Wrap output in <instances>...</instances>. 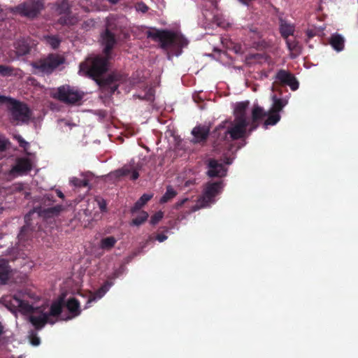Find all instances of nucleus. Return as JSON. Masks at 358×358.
I'll return each mask as SVG.
<instances>
[{
  "mask_svg": "<svg viewBox=\"0 0 358 358\" xmlns=\"http://www.w3.org/2000/svg\"><path fill=\"white\" fill-rule=\"evenodd\" d=\"M272 106L268 112H266L263 108L255 106L252 110V117L247 116V108L248 102L237 103L234 107V120L233 122L226 121L222 122L217 127V130L227 128L224 131L225 136L230 135L232 139H238L244 136L247 130L250 131L255 129L257 127L256 122L264 117H267L264 123V127L266 129L268 125H275L280 120V112L287 105V101L277 98L273 94L271 96Z\"/></svg>",
  "mask_w": 358,
  "mask_h": 358,
  "instance_id": "nucleus-1",
  "label": "nucleus"
},
{
  "mask_svg": "<svg viewBox=\"0 0 358 358\" xmlns=\"http://www.w3.org/2000/svg\"><path fill=\"white\" fill-rule=\"evenodd\" d=\"M2 301L11 312L28 315L30 322L38 329L43 327L47 322L54 324L55 320L52 317L60 314L62 306V300L59 299L49 307L33 293L23 292L6 296Z\"/></svg>",
  "mask_w": 358,
  "mask_h": 358,
  "instance_id": "nucleus-2",
  "label": "nucleus"
},
{
  "mask_svg": "<svg viewBox=\"0 0 358 358\" xmlns=\"http://www.w3.org/2000/svg\"><path fill=\"white\" fill-rule=\"evenodd\" d=\"M101 42L104 45V52L106 55L90 57L80 64L79 73L93 78L103 89L114 93L125 78L118 73H113L106 79L100 78V76L108 70V55L115 43L114 35L106 29L101 35Z\"/></svg>",
  "mask_w": 358,
  "mask_h": 358,
  "instance_id": "nucleus-3",
  "label": "nucleus"
},
{
  "mask_svg": "<svg viewBox=\"0 0 358 358\" xmlns=\"http://www.w3.org/2000/svg\"><path fill=\"white\" fill-rule=\"evenodd\" d=\"M147 36L161 42L162 48L168 50V58L181 54V48L188 45V41L180 33L153 29L146 31Z\"/></svg>",
  "mask_w": 358,
  "mask_h": 358,
  "instance_id": "nucleus-4",
  "label": "nucleus"
},
{
  "mask_svg": "<svg viewBox=\"0 0 358 358\" xmlns=\"http://www.w3.org/2000/svg\"><path fill=\"white\" fill-rule=\"evenodd\" d=\"M9 104L11 119L17 124L27 122L31 117V112L27 105L4 96H0V103Z\"/></svg>",
  "mask_w": 358,
  "mask_h": 358,
  "instance_id": "nucleus-5",
  "label": "nucleus"
},
{
  "mask_svg": "<svg viewBox=\"0 0 358 358\" xmlns=\"http://www.w3.org/2000/svg\"><path fill=\"white\" fill-rule=\"evenodd\" d=\"M222 182H209L206 184L202 196L199 199L192 211H196L201 208L210 206L215 202V197L221 193L223 189Z\"/></svg>",
  "mask_w": 358,
  "mask_h": 358,
  "instance_id": "nucleus-6",
  "label": "nucleus"
},
{
  "mask_svg": "<svg viewBox=\"0 0 358 358\" xmlns=\"http://www.w3.org/2000/svg\"><path fill=\"white\" fill-rule=\"evenodd\" d=\"M84 93L69 85L58 87L52 92V96L66 103L74 104L80 101Z\"/></svg>",
  "mask_w": 358,
  "mask_h": 358,
  "instance_id": "nucleus-7",
  "label": "nucleus"
},
{
  "mask_svg": "<svg viewBox=\"0 0 358 358\" xmlns=\"http://www.w3.org/2000/svg\"><path fill=\"white\" fill-rule=\"evenodd\" d=\"M64 62V59L63 57L59 55L50 54L47 57L41 59L38 62L32 63L31 66L36 69V71L44 73H50ZM34 73H36L37 71H35Z\"/></svg>",
  "mask_w": 358,
  "mask_h": 358,
  "instance_id": "nucleus-8",
  "label": "nucleus"
},
{
  "mask_svg": "<svg viewBox=\"0 0 358 358\" xmlns=\"http://www.w3.org/2000/svg\"><path fill=\"white\" fill-rule=\"evenodd\" d=\"M43 8V4L42 2L36 1L20 4L10 8V10L22 16L34 17Z\"/></svg>",
  "mask_w": 358,
  "mask_h": 358,
  "instance_id": "nucleus-9",
  "label": "nucleus"
},
{
  "mask_svg": "<svg viewBox=\"0 0 358 358\" xmlns=\"http://www.w3.org/2000/svg\"><path fill=\"white\" fill-rule=\"evenodd\" d=\"M275 82L282 85H288L292 90H296L299 88V83L294 76L289 71L280 70L276 73Z\"/></svg>",
  "mask_w": 358,
  "mask_h": 358,
  "instance_id": "nucleus-10",
  "label": "nucleus"
},
{
  "mask_svg": "<svg viewBox=\"0 0 358 358\" xmlns=\"http://www.w3.org/2000/svg\"><path fill=\"white\" fill-rule=\"evenodd\" d=\"M33 161L28 157L19 158L15 165L10 170V173L14 176H22L30 171L33 166Z\"/></svg>",
  "mask_w": 358,
  "mask_h": 358,
  "instance_id": "nucleus-11",
  "label": "nucleus"
},
{
  "mask_svg": "<svg viewBox=\"0 0 358 358\" xmlns=\"http://www.w3.org/2000/svg\"><path fill=\"white\" fill-rule=\"evenodd\" d=\"M129 174H131L130 178L132 180H136L139 176L138 169L131 163L127 164L122 168L117 169L110 173L113 177L116 178L127 176Z\"/></svg>",
  "mask_w": 358,
  "mask_h": 358,
  "instance_id": "nucleus-12",
  "label": "nucleus"
},
{
  "mask_svg": "<svg viewBox=\"0 0 358 358\" xmlns=\"http://www.w3.org/2000/svg\"><path fill=\"white\" fill-rule=\"evenodd\" d=\"M208 175L209 177H223L226 175L227 169L222 164L216 160H210L208 164Z\"/></svg>",
  "mask_w": 358,
  "mask_h": 358,
  "instance_id": "nucleus-13",
  "label": "nucleus"
},
{
  "mask_svg": "<svg viewBox=\"0 0 358 358\" xmlns=\"http://www.w3.org/2000/svg\"><path fill=\"white\" fill-rule=\"evenodd\" d=\"M192 134L194 136L193 142L199 143L207 138L209 134V129L205 126L196 127L192 131Z\"/></svg>",
  "mask_w": 358,
  "mask_h": 358,
  "instance_id": "nucleus-14",
  "label": "nucleus"
},
{
  "mask_svg": "<svg viewBox=\"0 0 358 358\" xmlns=\"http://www.w3.org/2000/svg\"><path fill=\"white\" fill-rule=\"evenodd\" d=\"M110 284H105L103 286H102L99 290H97L95 293H90L87 300L86 302V306L85 308H87L89 307V304L92 302L96 301L101 298H102L104 294L108 291L109 288L110 287Z\"/></svg>",
  "mask_w": 358,
  "mask_h": 358,
  "instance_id": "nucleus-15",
  "label": "nucleus"
},
{
  "mask_svg": "<svg viewBox=\"0 0 358 358\" xmlns=\"http://www.w3.org/2000/svg\"><path fill=\"white\" fill-rule=\"evenodd\" d=\"M83 178L80 179L76 177H73L70 179V183L75 187H87L89 185V182L93 178L91 173H86L82 174Z\"/></svg>",
  "mask_w": 358,
  "mask_h": 358,
  "instance_id": "nucleus-16",
  "label": "nucleus"
},
{
  "mask_svg": "<svg viewBox=\"0 0 358 358\" xmlns=\"http://www.w3.org/2000/svg\"><path fill=\"white\" fill-rule=\"evenodd\" d=\"M80 302L75 298L69 299L67 301L66 307H67V309L69 310V311L72 314L71 317H76V316H78V315H80Z\"/></svg>",
  "mask_w": 358,
  "mask_h": 358,
  "instance_id": "nucleus-17",
  "label": "nucleus"
},
{
  "mask_svg": "<svg viewBox=\"0 0 358 358\" xmlns=\"http://www.w3.org/2000/svg\"><path fill=\"white\" fill-rule=\"evenodd\" d=\"M344 38L340 34H333L331 37L330 43L333 48L340 52L344 48Z\"/></svg>",
  "mask_w": 358,
  "mask_h": 358,
  "instance_id": "nucleus-18",
  "label": "nucleus"
},
{
  "mask_svg": "<svg viewBox=\"0 0 358 358\" xmlns=\"http://www.w3.org/2000/svg\"><path fill=\"white\" fill-rule=\"evenodd\" d=\"M280 30L282 36L284 38H287L289 36L293 34L294 31V25L287 23L286 21L280 20Z\"/></svg>",
  "mask_w": 358,
  "mask_h": 358,
  "instance_id": "nucleus-19",
  "label": "nucleus"
},
{
  "mask_svg": "<svg viewBox=\"0 0 358 358\" xmlns=\"http://www.w3.org/2000/svg\"><path fill=\"white\" fill-rule=\"evenodd\" d=\"M286 43L292 58L296 57L301 52V47L296 41L287 39Z\"/></svg>",
  "mask_w": 358,
  "mask_h": 358,
  "instance_id": "nucleus-20",
  "label": "nucleus"
},
{
  "mask_svg": "<svg viewBox=\"0 0 358 358\" xmlns=\"http://www.w3.org/2000/svg\"><path fill=\"white\" fill-rule=\"evenodd\" d=\"M116 243L117 239L115 237L108 236L101 240L99 248L104 250H110L115 246Z\"/></svg>",
  "mask_w": 358,
  "mask_h": 358,
  "instance_id": "nucleus-21",
  "label": "nucleus"
},
{
  "mask_svg": "<svg viewBox=\"0 0 358 358\" xmlns=\"http://www.w3.org/2000/svg\"><path fill=\"white\" fill-rule=\"evenodd\" d=\"M9 266L8 262L4 259H0V282L5 283L8 278Z\"/></svg>",
  "mask_w": 358,
  "mask_h": 358,
  "instance_id": "nucleus-22",
  "label": "nucleus"
},
{
  "mask_svg": "<svg viewBox=\"0 0 358 358\" xmlns=\"http://www.w3.org/2000/svg\"><path fill=\"white\" fill-rule=\"evenodd\" d=\"M177 194V192L171 186H168L165 194L162 196L159 201L161 203H166L173 199Z\"/></svg>",
  "mask_w": 358,
  "mask_h": 358,
  "instance_id": "nucleus-23",
  "label": "nucleus"
},
{
  "mask_svg": "<svg viewBox=\"0 0 358 358\" xmlns=\"http://www.w3.org/2000/svg\"><path fill=\"white\" fill-rule=\"evenodd\" d=\"M16 53L19 56L24 55L29 52V48L23 41H18L15 44Z\"/></svg>",
  "mask_w": 358,
  "mask_h": 358,
  "instance_id": "nucleus-24",
  "label": "nucleus"
},
{
  "mask_svg": "<svg viewBox=\"0 0 358 358\" xmlns=\"http://www.w3.org/2000/svg\"><path fill=\"white\" fill-rule=\"evenodd\" d=\"M152 197V194H144L135 203L134 208H132L133 211L137 210L140 209L143 205H145L151 198Z\"/></svg>",
  "mask_w": 358,
  "mask_h": 358,
  "instance_id": "nucleus-25",
  "label": "nucleus"
},
{
  "mask_svg": "<svg viewBox=\"0 0 358 358\" xmlns=\"http://www.w3.org/2000/svg\"><path fill=\"white\" fill-rule=\"evenodd\" d=\"M13 75H17V73H14V69L9 66L1 65L0 64V76H11Z\"/></svg>",
  "mask_w": 358,
  "mask_h": 358,
  "instance_id": "nucleus-26",
  "label": "nucleus"
},
{
  "mask_svg": "<svg viewBox=\"0 0 358 358\" xmlns=\"http://www.w3.org/2000/svg\"><path fill=\"white\" fill-rule=\"evenodd\" d=\"M43 40L45 42V43L50 45L52 48H56L59 45V40L53 36H45L43 38Z\"/></svg>",
  "mask_w": 358,
  "mask_h": 358,
  "instance_id": "nucleus-27",
  "label": "nucleus"
},
{
  "mask_svg": "<svg viewBox=\"0 0 358 358\" xmlns=\"http://www.w3.org/2000/svg\"><path fill=\"white\" fill-rule=\"evenodd\" d=\"M148 217V214L145 211H141L137 217L132 220L131 224L135 226L142 224Z\"/></svg>",
  "mask_w": 358,
  "mask_h": 358,
  "instance_id": "nucleus-28",
  "label": "nucleus"
},
{
  "mask_svg": "<svg viewBox=\"0 0 358 358\" xmlns=\"http://www.w3.org/2000/svg\"><path fill=\"white\" fill-rule=\"evenodd\" d=\"M56 10L59 14H67L69 10V3L66 1H62L57 5Z\"/></svg>",
  "mask_w": 358,
  "mask_h": 358,
  "instance_id": "nucleus-29",
  "label": "nucleus"
},
{
  "mask_svg": "<svg viewBox=\"0 0 358 358\" xmlns=\"http://www.w3.org/2000/svg\"><path fill=\"white\" fill-rule=\"evenodd\" d=\"M63 208L60 205H57L52 208H49L44 210V213L48 216H54L58 215L62 210Z\"/></svg>",
  "mask_w": 358,
  "mask_h": 358,
  "instance_id": "nucleus-30",
  "label": "nucleus"
},
{
  "mask_svg": "<svg viewBox=\"0 0 358 358\" xmlns=\"http://www.w3.org/2000/svg\"><path fill=\"white\" fill-rule=\"evenodd\" d=\"M155 92L152 88H149L143 95H138V97L141 99L148 101H153Z\"/></svg>",
  "mask_w": 358,
  "mask_h": 358,
  "instance_id": "nucleus-31",
  "label": "nucleus"
},
{
  "mask_svg": "<svg viewBox=\"0 0 358 358\" xmlns=\"http://www.w3.org/2000/svg\"><path fill=\"white\" fill-rule=\"evenodd\" d=\"M10 8H7V7L3 8L0 6V20H5L7 17L8 13H14L13 11L10 10Z\"/></svg>",
  "mask_w": 358,
  "mask_h": 358,
  "instance_id": "nucleus-32",
  "label": "nucleus"
},
{
  "mask_svg": "<svg viewBox=\"0 0 358 358\" xmlns=\"http://www.w3.org/2000/svg\"><path fill=\"white\" fill-rule=\"evenodd\" d=\"M163 217V213L161 211H159L156 213L150 220V222L152 224H156L158 223Z\"/></svg>",
  "mask_w": 358,
  "mask_h": 358,
  "instance_id": "nucleus-33",
  "label": "nucleus"
},
{
  "mask_svg": "<svg viewBox=\"0 0 358 358\" xmlns=\"http://www.w3.org/2000/svg\"><path fill=\"white\" fill-rule=\"evenodd\" d=\"M14 138L17 141L21 147H22L25 150L27 149V147L29 145V143L26 141H24L20 135H15Z\"/></svg>",
  "mask_w": 358,
  "mask_h": 358,
  "instance_id": "nucleus-34",
  "label": "nucleus"
},
{
  "mask_svg": "<svg viewBox=\"0 0 358 358\" xmlns=\"http://www.w3.org/2000/svg\"><path fill=\"white\" fill-rule=\"evenodd\" d=\"M136 10L138 12H141V13H144L148 11V7L144 3L141 2V3H138L136 5Z\"/></svg>",
  "mask_w": 358,
  "mask_h": 358,
  "instance_id": "nucleus-35",
  "label": "nucleus"
},
{
  "mask_svg": "<svg viewBox=\"0 0 358 358\" xmlns=\"http://www.w3.org/2000/svg\"><path fill=\"white\" fill-rule=\"evenodd\" d=\"M30 337L31 338V343L32 345L37 346L40 344V338L34 336L33 331L31 332Z\"/></svg>",
  "mask_w": 358,
  "mask_h": 358,
  "instance_id": "nucleus-36",
  "label": "nucleus"
},
{
  "mask_svg": "<svg viewBox=\"0 0 358 358\" xmlns=\"http://www.w3.org/2000/svg\"><path fill=\"white\" fill-rule=\"evenodd\" d=\"M215 21L218 26L222 27L223 28H226L229 26L228 22H226L224 20H221L218 17H215Z\"/></svg>",
  "mask_w": 358,
  "mask_h": 358,
  "instance_id": "nucleus-37",
  "label": "nucleus"
},
{
  "mask_svg": "<svg viewBox=\"0 0 358 358\" xmlns=\"http://www.w3.org/2000/svg\"><path fill=\"white\" fill-rule=\"evenodd\" d=\"M98 204H99V206L100 209L102 211L106 210V201L103 199L99 200L98 201Z\"/></svg>",
  "mask_w": 358,
  "mask_h": 358,
  "instance_id": "nucleus-38",
  "label": "nucleus"
},
{
  "mask_svg": "<svg viewBox=\"0 0 358 358\" xmlns=\"http://www.w3.org/2000/svg\"><path fill=\"white\" fill-rule=\"evenodd\" d=\"M7 145V141L4 138L0 137V150H3Z\"/></svg>",
  "mask_w": 358,
  "mask_h": 358,
  "instance_id": "nucleus-39",
  "label": "nucleus"
},
{
  "mask_svg": "<svg viewBox=\"0 0 358 358\" xmlns=\"http://www.w3.org/2000/svg\"><path fill=\"white\" fill-rule=\"evenodd\" d=\"M188 201V199L187 198H185V199H183L179 201H178L176 203V208H180L186 201Z\"/></svg>",
  "mask_w": 358,
  "mask_h": 358,
  "instance_id": "nucleus-40",
  "label": "nucleus"
},
{
  "mask_svg": "<svg viewBox=\"0 0 358 358\" xmlns=\"http://www.w3.org/2000/svg\"><path fill=\"white\" fill-rule=\"evenodd\" d=\"M156 239L159 242L162 243V242H163V241H164L165 240L167 239V236L166 235H164V234H159V235L157 236Z\"/></svg>",
  "mask_w": 358,
  "mask_h": 358,
  "instance_id": "nucleus-41",
  "label": "nucleus"
},
{
  "mask_svg": "<svg viewBox=\"0 0 358 358\" xmlns=\"http://www.w3.org/2000/svg\"><path fill=\"white\" fill-rule=\"evenodd\" d=\"M56 193L59 198L64 199V195L59 189H57Z\"/></svg>",
  "mask_w": 358,
  "mask_h": 358,
  "instance_id": "nucleus-42",
  "label": "nucleus"
},
{
  "mask_svg": "<svg viewBox=\"0 0 358 358\" xmlns=\"http://www.w3.org/2000/svg\"><path fill=\"white\" fill-rule=\"evenodd\" d=\"M62 122H64L65 125L66 126H75V124H72L71 125L70 124H69L67 122H64L63 120L61 121Z\"/></svg>",
  "mask_w": 358,
  "mask_h": 358,
  "instance_id": "nucleus-43",
  "label": "nucleus"
},
{
  "mask_svg": "<svg viewBox=\"0 0 358 358\" xmlns=\"http://www.w3.org/2000/svg\"><path fill=\"white\" fill-rule=\"evenodd\" d=\"M111 3H117L119 0H108Z\"/></svg>",
  "mask_w": 358,
  "mask_h": 358,
  "instance_id": "nucleus-44",
  "label": "nucleus"
},
{
  "mask_svg": "<svg viewBox=\"0 0 358 358\" xmlns=\"http://www.w3.org/2000/svg\"><path fill=\"white\" fill-rule=\"evenodd\" d=\"M307 34L309 37H312L313 36V34L310 31H308Z\"/></svg>",
  "mask_w": 358,
  "mask_h": 358,
  "instance_id": "nucleus-45",
  "label": "nucleus"
},
{
  "mask_svg": "<svg viewBox=\"0 0 358 358\" xmlns=\"http://www.w3.org/2000/svg\"><path fill=\"white\" fill-rule=\"evenodd\" d=\"M61 22L62 24H66V22L65 20H64V21H63V20H61V22Z\"/></svg>",
  "mask_w": 358,
  "mask_h": 358,
  "instance_id": "nucleus-46",
  "label": "nucleus"
},
{
  "mask_svg": "<svg viewBox=\"0 0 358 358\" xmlns=\"http://www.w3.org/2000/svg\"><path fill=\"white\" fill-rule=\"evenodd\" d=\"M18 358H21V357H18Z\"/></svg>",
  "mask_w": 358,
  "mask_h": 358,
  "instance_id": "nucleus-47",
  "label": "nucleus"
}]
</instances>
